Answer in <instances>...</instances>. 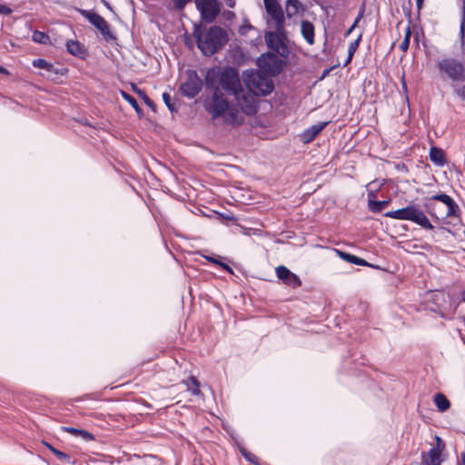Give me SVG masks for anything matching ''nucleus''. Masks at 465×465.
<instances>
[{"label": "nucleus", "instance_id": "obj_1", "mask_svg": "<svg viewBox=\"0 0 465 465\" xmlns=\"http://www.w3.org/2000/svg\"><path fill=\"white\" fill-rule=\"evenodd\" d=\"M204 106L213 119L223 117L225 124L233 126L240 125L244 121L242 114L237 108L229 106V103L220 88H215L212 96L205 100Z\"/></svg>", "mask_w": 465, "mask_h": 465}, {"label": "nucleus", "instance_id": "obj_2", "mask_svg": "<svg viewBox=\"0 0 465 465\" xmlns=\"http://www.w3.org/2000/svg\"><path fill=\"white\" fill-rule=\"evenodd\" d=\"M427 213L437 221L448 217H459L460 207L448 194L440 193L427 199L424 203Z\"/></svg>", "mask_w": 465, "mask_h": 465}, {"label": "nucleus", "instance_id": "obj_3", "mask_svg": "<svg viewBox=\"0 0 465 465\" xmlns=\"http://www.w3.org/2000/svg\"><path fill=\"white\" fill-rule=\"evenodd\" d=\"M385 216L396 220L410 221L427 230L434 228L423 210L415 203H410L404 208L387 212Z\"/></svg>", "mask_w": 465, "mask_h": 465}, {"label": "nucleus", "instance_id": "obj_4", "mask_svg": "<svg viewBox=\"0 0 465 465\" xmlns=\"http://www.w3.org/2000/svg\"><path fill=\"white\" fill-rule=\"evenodd\" d=\"M224 41V31L216 25L197 35V45L204 55H212L216 53Z\"/></svg>", "mask_w": 465, "mask_h": 465}, {"label": "nucleus", "instance_id": "obj_5", "mask_svg": "<svg viewBox=\"0 0 465 465\" xmlns=\"http://www.w3.org/2000/svg\"><path fill=\"white\" fill-rule=\"evenodd\" d=\"M438 69L442 77L450 79L452 84L465 81V66L462 62L452 57L438 62Z\"/></svg>", "mask_w": 465, "mask_h": 465}, {"label": "nucleus", "instance_id": "obj_6", "mask_svg": "<svg viewBox=\"0 0 465 465\" xmlns=\"http://www.w3.org/2000/svg\"><path fill=\"white\" fill-rule=\"evenodd\" d=\"M244 83L249 91L255 95H267L274 89L272 80L261 72L246 73Z\"/></svg>", "mask_w": 465, "mask_h": 465}, {"label": "nucleus", "instance_id": "obj_7", "mask_svg": "<svg viewBox=\"0 0 465 465\" xmlns=\"http://www.w3.org/2000/svg\"><path fill=\"white\" fill-rule=\"evenodd\" d=\"M265 42L268 47L276 52L282 57H287L289 55V49L285 44L286 32L285 23L283 24L282 30L274 29L265 34Z\"/></svg>", "mask_w": 465, "mask_h": 465}, {"label": "nucleus", "instance_id": "obj_8", "mask_svg": "<svg viewBox=\"0 0 465 465\" xmlns=\"http://www.w3.org/2000/svg\"><path fill=\"white\" fill-rule=\"evenodd\" d=\"M264 7L268 15L267 24L273 29L282 30L285 23L283 10L278 0H263Z\"/></svg>", "mask_w": 465, "mask_h": 465}, {"label": "nucleus", "instance_id": "obj_9", "mask_svg": "<svg viewBox=\"0 0 465 465\" xmlns=\"http://www.w3.org/2000/svg\"><path fill=\"white\" fill-rule=\"evenodd\" d=\"M195 5L202 19L206 23H213L221 11L218 0H195Z\"/></svg>", "mask_w": 465, "mask_h": 465}, {"label": "nucleus", "instance_id": "obj_10", "mask_svg": "<svg viewBox=\"0 0 465 465\" xmlns=\"http://www.w3.org/2000/svg\"><path fill=\"white\" fill-rule=\"evenodd\" d=\"M81 15L85 17L94 26H95L106 41L115 39L110 31V25L107 21L100 15L88 10H80Z\"/></svg>", "mask_w": 465, "mask_h": 465}, {"label": "nucleus", "instance_id": "obj_11", "mask_svg": "<svg viewBox=\"0 0 465 465\" xmlns=\"http://www.w3.org/2000/svg\"><path fill=\"white\" fill-rule=\"evenodd\" d=\"M257 64L261 69L271 75H277L282 69V59L272 53L262 54L258 58Z\"/></svg>", "mask_w": 465, "mask_h": 465}, {"label": "nucleus", "instance_id": "obj_12", "mask_svg": "<svg viewBox=\"0 0 465 465\" xmlns=\"http://www.w3.org/2000/svg\"><path fill=\"white\" fill-rule=\"evenodd\" d=\"M220 84L223 90L232 94H235V93L242 89L238 73L232 67L223 70Z\"/></svg>", "mask_w": 465, "mask_h": 465}, {"label": "nucleus", "instance_id": "obj_13", "mask_svg": "<svg viewBox=\"0 0 465 465\" xmlns=\"http://www.w3.org/2000/svg\"><path fill=\"white\" fill-rule=\"evenodd\" d=\"M203 81L195 71H189L186 81L181 84L180 91L188 98H194L202 90Z\"/></svg>", "mask_w": 465, "mask_h": 465}, {"label": "nucleus", "instance_id": "obj_14", "mask_svg": "<svg viewBox=\"0 0 465 465\" xmlns=\"http://www.w3.org/2000/svg\"><path fill=\"white\" fill-rule=\"evenodd\" d=\"M237 104L240 106L242 112L247 115H253L257 112V103L252 92H245L240 89L235 94Z\"/></svg>", "mask_w": 465, "mask_h": 465}, {"label": "nucleus", "instance_id": "obj_15", "mask_svg": "<svg viewBox=\"0 0 465 465\" xmlns=\"http://www.w3.org/2000/svg\"><path fill=\"white\" fill-rule=\"evenodd\" d=\"M435 440L436 445L427 453H422L421 465H441V452L445 449V443L439 436H435Z\"/></svg>", "mask_w": 465, "mask_h": 465}, {"label": "nucleus", "instance_id": "obj_16", "mask_svg": "<svg viewBox=\"0 0 465 465\" xmlns=\"http://www.w3.org/2000/svg\"><path fill=\"white\" fill-rule=\"evenodd\" d=\"M277 277L283 282L284 284L295 289L302 285L300 278L291 272L287 267L280 265L276 268Z\"/></svg>", "mask_w": 465, "mask_h": 465}, {"label": "nucleus", "instance_id": "obj_17", "mask_svg": "<svg viewBox=\"0 0 465 465\" xmlns=\"http://www.w3.org/2000/svg\"><path fill=\"white\" fill-rule=\"evenodd\" d=\"M328 124V122L318 123L304 130L301 139L304 143H311Z\"/></svg>", "mask_w": 465, "mask_h": 465}, {"label": "nucleus", "instance_id": "obj_18", "mask_svg": "<svg viewBox=\"0 0 465 465\" xmlns=\"http://www.w3.org/2000/svg\"><path fill=\"white\" fill-rule=\"evenodd\" d=\"M222 72L217 67L211 68L206 72L205 84L208 89H212L213 92L215 88H219L218 84L221 82Z\"/></svg>", "mask_w": 465, "mask_h": 465}, {"label": "nucleus", "instance_id": "obj_19", "mask_svg": "<svg viewBox=\"0 0 465 465\" xmlns=\"http://www.w3.org/2000/svg\"><path fill=\"white\" fill-rule=\"evenodd\" d=\"M301 33L309 45L314 44V25L307 21L302 20L301 23Z\"/></svg>", "mask_w": 465, "mask_h": 465}, {"label": "nucleus", "instance_id": "obj_20", "mask_svg": "<svg viewBox=\"0 0 465 465\" xmlns=\"http://www.w3.org/2000/svg\"><path fill=\"white\" fill-rule=\"evenodd\" d=\"M285 9L287 16L291 18L302 11L303 7L300 0H287Z\"/></svg>", "mask_w": 465, "mask_h": 465}, {"label": "nucleus", "instance_id": "obj_21", "mask_svg": "<svg viewBox=\"0 0 465 465\" xmlns=\"http://www.w3.org/2000/svg\"><path fill=\"white\" fill-rule=\"evenodd\" d=\"M430 161L438 166H443L446 163L444 152L437 147H431L430 150Z\"/></svg>", "mask_w": 465, "mask_h": 465}, {"label": "nucleus", "instance_id": "obj_22", "mask_svg": "<svg viewBox=\"0 0 465 465\" xmlns=\"http://www.w3.org/2000/svg\"><path fill=\"white\" fill-rule=\"evenodd\" d=\"M334 252L338 254V256L342 259L343 261H346L348 262H351V263H353V264H356V265H367L368 262L360 258V257H357L355 255H352V254H350V253H347V252H344L342 251H340V250H334Z\"/></svg>", "mask_w": 465, "mask_h": 465}, {"label": "nucleus", "instance_id": "obj_23", "mask_svg": "<svg viewBox=\"0 0 465 465\" xmlns=\"http://www.w3.org/2000/svg\"><path fill=\"white\" fill-rule=\"evenodd\" d=\"M67 51L73 55L82 56L84 54V46L77 41L69 40L66 43Z\"/></svg>", "mask_w": 465, "mask_h": 465}, {"label": "nucleus", "instance_id": "obj_24", "mask_svg": "<svg viewBox=\"0 0 465 465\" xmlns=\"http://www.w3.org/2000/svg\"><path fill=\"white\" fill-rule=\"evenodd\" d=\"M33 65L36 68L45 69L49 73H54L55 74H59V70L45 59L39 58V59L34 60Z\"/></svg>", "mask_w": 465, "mask_h": 465}, {"label": "nucleus", "instance_id": "obj_25", "mask_svg": "<svg viewBox=\"0 0 465 465\" xmlns=\"http://www.w3.org/2000/svg\"><path fill=\"white\" fill-rule=\"evenodd\" d=\"M64 430L74 436H81L85 441L94 439V435L86 430L75 429L73 427H65Z\"/></svg>", "mask_w": 465, "mask_h": 465}, {"label": "nucleus", "instance_id": "obj_26", "mask_svg": "<svg viewBox=\"0 0 465 465\" xmlns=\"http://www.w3.org/2000/svg\"><path fill=\"white\" fill-rule=\"evenodd\" d=\"M434 403L440 411H446L450 405L449 400L442 393H437L434 396Z\"/></svg>", "mask_w": 465, "mask_h": 465}, {"label": "nucleus", "instance_id": "obj_27", "mask_svg": "<svg viewBox=\"0 0 465 465\" xmlns=\"http://www.w3.org/2000/svg\"><path fill=\"white\" fill-rule=\"evenodd\" d=\"M183 383L186 385L187 389L192 391V394L200 395V384L194 377H190V379L186 381H184Z\"/></svg>", "mask_w": 465, "mask_h": 465}, {"label": "nucleus", "instance_id": "obj_28", "mask_svg": "<svg viewBox=\"0 0 465 465\" xmlns=\"http://www.w3.org/2000/svg\"><path fill=\"white\" fill-rule=\"evenodd\" d=\"M32 40L35 43L45 45V44H48L50 42V37L45 33L38 31V30H35L33 33Z\"/></svg>", "mask_w": 465, "mask_h": 465}, {"label": "nucleus", "instance_id": "obj_29", "mask_svg": "<svg viewBox=\"0 0 465 465\" xmlns=\"http://www.w3.org/2000/svg\"><path fill=\"white\" fill-rule=\"evenodd\" d=\"M411 26L408 25L405 30H404V38L402 40V42L401 43L400 45V49L405 53L407 52V50L409 49V46H410V41H411Z\"/></svg>", "mask_w": 465, "mask_h": 465}, {"label": "nucleus", "instance_id": "obj_30", "mask_svg": "<svg viewBox=\"0 0 465 465\" xmlns=\"http://www.w3.org/2000/svg\"><path fill=\"white\" fill-rule=\"evenodd\" d=\"M389 201H370L369 202V209L372 213H380L385 206H387Z\"/></svg>", "mask_w": 465, "mask_h": 465}, {"label": "nucleus", "instance_id": "obj_31", "mask_svg": "<svg viewBox=\"0 0 465 465\" xmlns=\"http://www.w3.org/2000/svg\"><path fill=\"white\" fill-rule=\"evenodd\" d=\"M203 257H204V259H206L210 262L219 265L224 271H226V272H228L230 273H233L232 269L228 264L221 262L219 259L212 257V256H203Z\"/></svg>", "mask_w": 465, "mask_h": 465}, {"label": "nucleus", "instance_id": "obj_32", "mask_svg": "<svg viewBox=\"0 0 465 465\" xmlns=\"http://www.w3.org/2000/svg\"><path fill=\"white\" fill-rule=\"evenodd\" d=\"M361 37V35H360V36L355 41H353L350 44L349 48H348V59H347L346 64L351 62L352 55L354 54L355 51L357 50V48L359 46Z\"/></svg>", "mask_w": 465, "mask_h": 465}, {"label": "nucleus", "instance_id": "obj_33", "mask_svg": "<svg viewBox=\"0 0 465 465\" xmlns=\"http://www.w3.org/2000/svg\"><path fill=\"white\" fill-rule=\"evenodd\" d=\"M163 100L164 104H166V106L168 107V109L171 112L176 110L174 104L172 103V97H171L170 94L163 93Z\"/></svg>", "mask_w": 465, "mask_h": 465}, {"label": "nucleus", "instance_id": "obj_34", "mask_svg": "<svg viewBox=\"0 0 465 465\" xmlns=\"http://www.w3.org/2000/svg\"><path fill=\"white\" fill-rule=\"evenodd\" d=\"M454 93L463 101H465V84L460 87L458 84H451Z\"/></svg>", "mask_w": 465, "mask_h": 465}, {"label": "nucleus", "instance_id": "obj_35", "mask_svg": "<svg viewBox=\"0 0 465 465\" xmlns=\"http://www.w3.org/2000/svg\"><path fill=\"white\" fill-rule=\"evenodd\" d=\"M123 97L126 100L135 110L139 109V104L134 97L132 95L123 93Z\"/></svg>", "mask_w": 465, "mask_h": 465}, {"label": "nucleus", "instance_id": "obj_36", "mask_svg": "<svg viewBox=\"0 0 465 465\" xmlns=\"http://www.w3.org/2000/svg\"><path fill=\"white\" fill-rule=\"evenodd\" d=\"M55 457L59 460L64 461V462H66L68 464L74 463L73 461H71L69 455H67L66 453H64V452H63L61 450H58V452L55 454Z\"/></svg>", "mask_w": 465, "mask_h": 465}, {"label": "nucleus", "instance_id": "obj_37", "mask_svg": "<svg viewBox=\"0 0 465 465\" xmlns=\"http://www.w3.org/2000/svg\"><path fill=\"white\" fill-rule=\"evenodd\" d=\"M191 0H173L174 7L182 11Z\"/></svg>", "mask_w": 465, "mask_h": 465}, {"label": "nucleus", "instance_id": "obj_38", "mask_svg": "<svg viewBox=\"0 0 465 465\" xmlns=\"http://www.w3.org/2000/svg\"><path fill=\"white\" fill-rule=\"evenodd\" d=\"M240 450H241L242 455V456H243L247 460H249V461H251V462H252V463H256V461H255L256 457H255L253 454H252V453L248 452V451H247L246 450H244V449H241Z\"/></svg>", "mask_w": 465, "mask_h": 465}, {"label": "nucleus", "instance_id": "obj_39", "mask_svg": "<svg viewBox=\"0 0 465 465\" xmlns=\"http://www.w3.org/2000/svg\"><path fill=\"white\" fill-rule=\"evenodd\" d=\"M0 14L9 15L12 14V9L6 5H0Z\"/></svg>", "mask_w": 465, "mask_h": 465}, {"label": "nucleus", "instance_id": "obj_40", "mask_svg": "<svg viewBox=\"0 0 465 465\" xmlns=\"http://www.w3.org/2000/svg\"><path fill=\"white\" fill-rule=\"evenodd\" d=\"M364 12H365V5H362L361 7L360 8L359 14H358V15H357V17L355 19L356 23H359L360 20L363 17Z\"/></svg>", "mask_w": 465, "mask_h": 465}, {"label": "nucleus", "instance_id": "obj_41", "mask_svg": "<svg viewBox=\"0 0 465 465\" xmlns=\"http://www.w3.org/2000/svg\"><path fill=\"white\" fill-rule=\"evenodd\" d=\"M226 5L230 8H233L235 6V0H223Z\"/></svg>", "mask_w": 465, "mask_h": 465}, {"label": "nucleus", "instance_id": "obj_42", "mask_svg": "<svg viewBox=\"0 0 465 465\" xmlns=\"http://www.w3.org/2000/svg\"><path fill=\"white\" fill-rule=\"evenodd\" d=\"M464 27H465V21L463 19L461 22V25H460V36L462 39L464 37Z\"/></svg>", "mask_w": 465, "mask_h": 465}, {"label": "nucleus", "instance_id": "obj_43", "mask_svg": "<svg viewBox=\"0 0 465 465\" xmlns=\"http://www.w3.org/2000/svg\"><path fill=\"white\" fill-rule=\"evenodd\" d=\"M357 25H358V23H356L354 21L353 24L351 25V26L348 29L346 35H350L354 30V28L357 26Z\"/></svg>", "mask_w": 465, "mask_h": 465}, {"label": "nucleus", "instance_id": "obj_44", "mask_svg": "<svg viewBox=\"0 0 465 465\" xmlns=\"http://www.w3.org/2000/svg\"><path fill=\"white\" fill-rule=\"evenodd\" d=\"M423 1H424V0H416V5H417V8H418V11H419V12H420V9H421V7H422Z\"/></svg>", "mask_w": 465, "mask_h": 465}, {"label": "nucleus", "instance_id": "obj_45", "mask_svg": "<svg viewBox=\"0 0 465 465\" xmlns=\"http://www.w3.org/2000/svg\"><path fill=\"white\" fill-rule=\"evenodd\" d=\"M103 3H104V6H105L107 9H109V10H111V11L113 10V9H112V6L110 5V4H109L107 1L103 0Z\"/></svg>", "mask_w": 465, "mask_h": 465}, {"label": "nucleus", "instance_id": "obj_46", "mask_svg": "<svg viewBox=\"0 0 465 465\" xmlns=\"http://www.w3.org/2000/svg\"><path fill=\"white\" fill-rule=\"evenodd\" d=\"M460 300L465 303V289L460 292Z\"/></svg>", "mask_w": 465, "mask_h": 465}, {"label": "nucleus", "instance_id": "obj_47", "mask_svg": "<svg viewBox=\"0 0 465 465\" xmlns=\"http://www.w3.org/2000/svg\"><path fill=\"white\" fill-rule=\"evenodd\" d=\"M460 459H461V462H462V464H463V465H465V452H462V453L460 454Z\"/></svg>", "mask_w": 465, "mask_h": 465}, {"label": "nucleus", "instance_id": "obj_48", "mask_svg": "<svg viewBox=\"0 0 465 465\" xmlns=\"http://www.w3.org/2000/svg\"><path fill=\"white\" fill-rule=\"evenodd\" d=\"M251 229H246V228H242V232L245 234V235H249V231Z\"/></svg>", "mask_w": 465, "mask_h": 465}, {"label": "nucleus", "instance_id": "obj_49", "mask_svg": "<svg viewBox=\"0 0 465 465\" xmlns=\"http://www.w3.org/2000/svg\"><path fill=\"white\" fill-rule=\"evenodd\" d=\"M44 444L51 450L54 447L52 445H50L49 443L47 442H44Z\"/></svg>", "mask_w": 465, "mask_h": 465}, {"label": "nucleus", "instance_id": "obj_50", "mask_svg": "<svg viewBox=\"0 0 465 465\" xmlns=\"http://www.w3.org/2000/svg\"><path fill=\"white\" fill-rule=\"evenodd\" d=\"M59 450L53 448L51 451L55 455L58 452Z\"/></svg>", "mask_w": 465, "mask_h": 465}, {"label": "nucleus", "instance_id": "obj_51", "mask_svg": "<svg viewBox=\"0 0 465 465\" xmlns=\"http://www.w3.org/2000/svg\"><path fill=\"white\" fill-rule=\"evenodd\" d=\"M5 71V69L2 66H0V73H4Z\"/></svg>", "mask_w": 465, "mask_h": 465}, {"label": "nucleus", "instance_id": "obj_52", "mask_svg": "<svg viewBox=\"0 0 465 465\" xmlns=\"http://www.w3.org/2000/svg\"><path fill=\"white\" fill-rule=\"evenodd\" d=\"M145 102H146L147 104H150V100L149 99H146Z\"/></svg>", "mask_w": 465, "mask_h": 465}, {"label": "nucleus", "instance_id": "obj_53", "mask_svg": "<svg viewBox=\"0 0 465 465\" xmlns=\"http://www.w3.org/2000/svg\"><path fill=\"white\" fill-rule=\"evenodd\" d=\"M463 320H464V322H465V318Z\"/></svg>", "mask_w": 465, "mask_h": 465}]
</instances>
